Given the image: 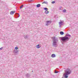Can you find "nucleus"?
Here are the masks:
<instances>
[{"instance_id":"obj_18","label":"nucleus","mask_w":78,"mask_h":78,"mask_svg":"<svg viewBox=\"0 0 78 78\" xmlns=\"http://www.w3.org/2000/svg\"><path fill=\"white\" fill-rule=\"evenodd\" d=\"M66 11H67L66 10V9H64L63 10H62L63 12H66Z\"/></svg>"},{"instance_id":"obj_12","label":"nucleus","mask_w":78,"mask_h":78,"mask_svg":"<svg viewBox=\"0 0 78 78\" xmlns=\"http://www.w3.org/2000/svg\"><path fill=\"white\" fill-rule=\"evenodd\" d=\"M49 13V12L48 10H46L45 11L44 13L45 14H48Z\"/></svg>"},{"instance_id":"obj_26","label":"nucleus","mask_w":78,"mask_h":78,"mask_svg":"<svg viewBox=\"0 0 78 78\" xmlns=\"http://www.w3.org/2000/svg\"><path fill=\"white\" fill-rule=\"evenodd\" d=\"M61 8H62V7H61L59 8L60 10H61Z\"/></svg>"},{"instance_id":"obj_13","label":"nucleus","mask_w":78,"mask_h":78,"mask_svg":"<svg viewBox=\"0 0 78 78\" xmlns=\"http://www.w3.org/2000/svg\"><path fill=\"white\" fill-rule=\"evenodd\" d=\"M42 4H44V3H45V4H47V5H48V2H44L42 3Z\"/></svg>"},{"instance_id":"obj_16","label":"nucleus","mask_w":78,"mask_h":78,"mask_svg":"<svg viewBox=\"0 0 78 78\" xmlns=\"http://www.w3.org/2000/svg\"><path fill=\"white\" fill-rule=\"evenodd\" d=\"M16 15L18 17H20V15H19V13H17Z\"/></svg>"},{"instance_id":"obj_9","label":"nucleus","mask_w":78,"mask_h":78,"mask_svg":"<svg viewBox=\"0 0 78 78\" xmlns=\"http://www.w3.org/2000/svg\"><path fill=\"white\" fill-rule=\"evenodd\" d=\"M51 57L52 58H55L56 57V55L55 54H52L51 55Z\"/></svg>"},{"instance_id":"obj_2","label":"nucleus","mask_w":78,"mask_h":78,"mask_svg":"<svg viewBox=\"0 0 78 78\" xmlns=\"http://www.w3.org/2000/svg\"><path fill=\"white\" fill-rule=\"evenodd\" d=\"M51 39L53 40L52 45L54 47H56L58 41V38L53 37H51Z\"/></svg>"},{"instance_id":"obj_23","label":"nucleus","mask_w":78,"mask_h":78,"mask_svg":"<svg viewBox=\"0 0 78 78\" xmlns=\"http://www.w3.org/2000/svg\"><path fill=\"white\" fill-rule=\"evenodd\" d=\"M3 47H2L1 48H0V50H3Z\"/></svg>"},{"instance_id":"obj_27","label":"nucleus","mask_w":78,"mask_h":78,"mask_svg":"<svg viewBox=\"0 0 78 78\" xmlns=\"http://www.w3.org/2000/svg\"><path fill=\"white\" fill-rule=\"evenodd\" d=\"M32 72H33V71L32 70Z\"/></svg>"},{"instance_id":"obj_10","label":"nucleus","mask_w":78,"mask_h":78,"mask_svg":"<svg viewBox=\"0 0 78 78\" xmlns=\"http://www.w3.org/2000/svg\"><path fill=\"white\" fill-rule=\"evenodd\" d=\"M26 76L27 77V78H29V77L30 76V75L28 73H27L26 75Z\"/></svg>"},{"instance_id":"obj_17","label":"nucleus","mask_w":78,"mask_h":78,"mask_svg":"<svg viewBox=\"0 0 78 78\" xmlns=\"http://www.w3.org/2000/svg\"><path fill=\"white\" fill-rule=\"evenodd\" d=\"M23 37H24V38L25 39H27V37H28L27 36V35L26 36H24Z\"/></svg>"},{"instance_id":"obj_4","label":"nucleus","mask_w":78,"mask_h":78,"mask_svg":"<svg viewBox=\"0 0 78 78\" xmlns=\"http://www.w3.org/2000/svg\"><path fill=\"white\" fill-rule=\"evenodd\" d=\"M19 50H17L16 49L14 50L13 51V53H15V55H17L18 54V52H19Z\"/></svg>"},{"instance_id":"obj_21","label":"nucleus","mask_w":78,"mask_h":78,"mask_svg":"<svg viewBox=\"0 0 78 78\" xmlns=\"http://www.w3.org/2000/svg\"><path fill=\"white\" fill-rule=\"evenodd\" d=\"M44 9L46 10V11H47V10H48V9L47 8H44Z\"/></svg>"},{"instance_id":"obj_19","label":"nucleus","mask_w":78,"mask_h":78,"mask_svg":"<svg viewBox=\"0 0 78 78\" xmlns=\"http://www.w3.org/2000/svg\"><path fill=\"white\" fill-rule=\"evenodd\" d=\"M15 50H17L18 49H19V47L17 46L15 48Z\"/></svg>"},{"instance_id":"obj_11","label":"nucleus","mask_w":78,"mask_h":78,"mask_svg":"<svg viewBox=\"0 0 78 78\" xmlns=\"http://www.w3.org/2000/svg\"><path fill=\"white\" fill-rule=\"evenodd\" d=\"M41 47V46H40L39 44H38L36 46V47L37 48H39Z\"/></svg>"},{"instance_id":"obj_5","label":"nucleus","mask_w":78,"mask_h":78,"mask_svg":"<svg viewBox=\"0 0 78 78\" xmlns=\"http://www.w3.org/2000/svg\"><path fill=\"white\" fill-rule=\"evenodd\" d=\"M60 22H59V27H61V25H63V24L62 23H64V21H61V20H60Z\"/></svg>"},{"instance_id":"obj_7","label":"nucleus","mask_w":78,"mask_h":78,"mask_svg":"<svg viewBox=\"0 0 78 78\" xmlns=\"http://www.w3.org/2000/svg\"><path fill=\"white\" fill-rule=\"evenodd\" d=\"M69 75V74H64V78H68V75Z\"/></svg>"},{"instance_id":"obj_22","label":"nucleus","mask_w":78,"mask_h":78,"mask_svg":"<svg viewBox=\"0 0 78 78\" xmlns=\"http://www.w3.org/2000/svg\"><path fill=\"white\" fill-rule=\"evenodd\" d=\"M51 3H52V4H53L54 3H55V1H52V2Z\"/></svg>"},{"instance_id":"obj_15","label":"nucleus","mask_w":78,"mask_h":78,"mask_svg":"<svg viewBox=\"0 0 78 78\" xmlns=\"http://www.w3.org/2000/svg\"><path fill=\"white\" fill-rule=\"evenodd\" d=\"M40 6H41V4H38L37 5V8H39Z\"/></svg>"},{"instance_id":"obj_8","label":"nucleus","mask_w":78,"mask_h":78,"mask_svg":"<svg viewBox=\"0 0 78 78\" xmlns=\"http://www.w3.org/2000/svg\"><path fill=\"white\" fill-rule=\"evenodd\" d=\"M15 12H16L15 11H12L10 12V14L11 15H12V14H14V13H15Z\"/></svg>"},{"instance_id":"obj_6","label":"nucleus","mask_w":78,"mask_h":78,"mask_svg":"<svg viewBox=\"0 0 78 78\" xmlns=\"http://www.w3.org/2000/svg\"><path fill=\"white\" fill-rule=\"evenodd\" d=\"M51 22L50 21H48L46 22V25L47 26H48V25H49V24H50L51 23Z\"/></svg>"},{"instance_id":"obj_24","label":"nucleus","mask_w":78,"mask_h":78,"mask_svg":"<svg viewBox=\"0 0 78 78\" xmlns=\"http://www.w3.org/2000/svg\"><path fill=\"white\" fill-rule=\"evenodd\" d=\"M23 6V5H21L20 7V9H21V8H22Z\"/></svg>"},{"instance_id":"obj_20","label":"nucleus","mask_w":78,"mask_h":78,"mask_svg":"<svg viewBox=\"0 0 78 78\" xmlns=\"http://www.w3.org/2000/svg\"><path fill=\"white\" fill-rule=\"evenodd\" d=\"M58 72H59V71H57L56 70H55V73H58Z\"/></svg>"},{"instance_id":"obj_3","label":"nucleus","mask_w":78,"mask_h":78,"mask_svg":"<svg viewBox=\"0 0 78 78\" xmlns=\"http://www.w3.org/2000/svg\"><path fill=\"white\" fill-rule=\"evenodd\" d=\"M65 72L66 74L70 75L72 72V70H71L70 69L67 68L65 71Z\"/></svg>"},{"instance_id":"obj_14","label":"nucleus","mask_w":78,"mask_h":78,"mask_svg":"<svg viewBox=\"0 0 78 78\" xmlns=\"http://www.w3.org/2000/svg\"><path fill=\"white\" fill-rule=\"evenodd\" d=\"M60 34H61V35H63L64 33V32L62 31H61L60 32Z\"/></svg>"},{"instance_id":"obj_25","label":"nucleus","mask_w":78,"mask_h":78,"mask_svg":"<svg viewBox=\"0 0 78 78\" xmlns=\"http://www.w3.org/2000/svg\"><path fill=\"white\" fill-rule=\"evenodd\" d=\"M31 1H33V0H29V2H31Z\"/></svg>"},{"instance_id":"obj_1","label":"nucleus","mask_w":78,"mask_h":78,"mask_svg":"<svg viewBox=\"0 0 78 78\" xmlns=\"http://www.w3.org/2000/svg\"><path fill=\"white\" fill-rule=\"evenodd\" d=\"M68 37H71V35L69 34H66L65 37L59 38L60 40H61L62 43V44L67 42V41L69 40V38Z\"/></svg>"}]
</instances>
